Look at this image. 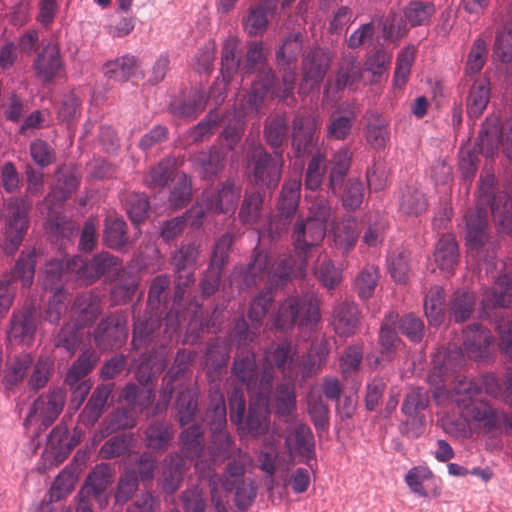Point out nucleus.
I'll use <instances>...</instances> for the list:
<instances>
[{"instance_id": "nucleus-17", "label": "nucleus", "mask_w": 512, "mask_h": 512, "mask_svg": "<svg viewBox=\"0 0 512 512\" xmlns=\"http://www.w3.org/2000/svg\"><path fill=\"white\" fill-rule=\"evenodd\" d=\"M112 481V470L109 464H97L88 474L78 497H90L99 503L101 508L108 504L106 490Z\"/></svg>"}, {"instance_id": "nucleus-9", "label": "nucleus", "mask_w": 512, "mask_h": 512, "mask_svg": "<svg viewBox=\"0 0 512 512\" xmlns=\"http://www.w3.org/2000/svg\"><path fill=\"white\" fill-rule=\"evenodd\" d=\"M97 348L102 351L120 349L128 339L127 317L121 312H113L101 319L93 333Z\"/></svg>"}, {"instance_id": "nucleus-2", "label": "nucleus", "mask_w": 512, "mask_h": 512, "mask_svg": "<svg viewBox=\"0 0 512 512\" xmlns=\"http://www.w3.org/2000/svg\"><path fill=\"white\" fill-rule=\"evenodd\" d=\"M161 312H154L145 309L142 313L136 314L133 311L132 348L136 351L145 349L149 352L158 353L166 351L172 343L178 342L180 333V320L177 314L168 312L162 326Z\"/></svg>"}, {"instance_id": "nucleus-13", "label": "nucleus", "mask_w": 512, "mask_h": 512, "mask_svg": "<svg viewBox=\"0 0 512 512\" xmlns=\"http://www.w3.org/2000/svg\"><path fill=\"white\" fill-rule=\"evenodd\" d=\"M72 266L76 270V278L85 285H92L105 274L118 270L121 262L118 257L109 252L102 251L91 259L74 256Z\"/></svg>"}, {"instance_id": "nucleus-60", "label": "nucleus", "mask_w": 512, "mask_h": 512, "mask_svg": "<svg viewBox=\"0 0 512 512\" xmlns=\"http://www.w3.org/2000/svg\"><path fill=\"white\" fill-rule=\"evenodd\" d=\"M445 292L441 286H433L424 300L425 315L431 325H438L444 319Z\"/></svg>"}, {"instance_id": "nucleus-4", "label": "nucleus", "mask_w": 512, "mask_h": 512, "mask_svg": "<svg viewBox=\"0 0 512 512\" xmlns=\"http://www.w3.org/2000/svg\"><path fill=\"white\" fill-rule=\"evenodd\" d=\"M477 207L490 212L501 233H512V201L509 193L500 190L493 173L481 175L478 184Z\"/></svg>"}, {"instance_id": "nucleus-21", "label": "nucleus", "mask_w": 512, "mask_h": 512, "mask_svg": "<svg viewBox=\"0 0 512 512\" xmlns=\"http://www.w3.org/2000/svg\"><path fill=\"white\" fill-rule=\"evenodd\" d=\"M33 67L35 74L44 83H51L64 68L60 47L56 43H48L37 54Z\"/></svg>"}, {"instance_id": "nucleus-61", "label": "nucleus", "mask_w": 512, "mask_h": 512, "mask_svg": "<svg viewBox=\"0 0 512 512\" xmlns=\"http://www.w3.org/2000/svg\"><path fill=\"white\" fill-rule=\"evenodd\" d=\"M83 330L72 321L66 323L55 336V347L63 348L70 356L74 355L83 341Z\"/></svg>"}, {"instance_id": "nucleus-62", "label": "nucleus", "mask_w": 512, "mask_h": 512, "mask_svg": "<svg viewBox=\"0 0 512 512\" xmlns=\"http://www.w3.org/2000/svg\"><path fill=\"white\" fill-rule=\"evenodd\" d=\"M288 133L287 120L283 115H276L265 122L264 137L274 151H282V144Z\"/></svg>"}, {"instance_id": "nucleus-42", "label": "nucleus", "mask_w": 512, "mask_h": 512, "mask_svg": "<svg viewBox=\"0 0 512 512\" xmlns=\"http://www.w3.org/2000/svg\"><path fill=\"white\" fill-rule=\"evenodd\" d=\"M264 211V195L259 191H245L239 207L238 219L242 225L258 223Z\"/></svg>"}, {"instance_id": "nucleus-12", "label": "nucleus", "mask_w": 512, "mask_h": 512, "mask_svg": "<svg viewBox=\"0 0 512 512\" xmlns=\"http://www.w3.org/2000/svg\"><path fill=\"white\" fill-rule=\"evenodd\" d=\"M326 235V225L306 218H298L292 229L295 253L300 256L301 265H307L312 248L321 244Z\"/></svg>"}, {"instance_id": "nucleus-48", "label": "nucleus", "mask_w": 512, "mask_h": 512, "mask_svg": "<svg viewBox=\"0 0 512 512\" xmlns=\"http://www.w3.org/2000/svg\"><path fill=\"white\" fill-rule=\"evenodd\" d=\"M74 256L71 258H54L49 260L45 265L44 270V286L46 289H58L62 287V279L68 274H74L76 276V270L72 266Z\"/></svg>"}, {"instance_id": "nucleus-18", "label": "nucleus", "mask_w": 512, "mask_h": 512, "mask_svg": "<svg viewBox=\"0 0 512 512\" xmlns=\"http://www.w3.org/2000/svg\"><path fill=\"white\" fill-rule=\"evenodd\" d=\"M241 196V188L236 186L234 180L227 179L221 188L215 192H204L202 201L207 211L213 213L234 212Z\"/></svg>"}, {"instance_id": "nucleus-53", "label": "nucleus", "mask_w": 512, "mask_h": 512, "mask_svg": "<svg viewBox=\"0 0 512 512\" xmlns=\"http://www.w3.org/2000/svg\"><path fill=\"white\" fill-rule=\"evenodd\" d=\"M368 144L377 150L383 149L389 140L388 121L378 112H370L365 127Z\"/></svg>"}, {"instance_id": "nucleus-27", "label": "nucleus", "mask_w": 512, "mask_h": 512, "mask_svg": "<svg viewBox=\"0 0 512 512\" xmlns=\"http://www.w3.org/2000/svg\"><path fill=\"white\" fill-rule=\"evenodd\" d=\"M102 308L99 297L92 292H84L75 297L72 306V322L85 329L94 324Z\"/></svg>"}, {"instance_id": "nucleus-34", "label": "nucleus", "mask_w": 512, "mask_h": 512, "mask_svg": "<svg viewBox=\"0 0 512 512\" xmlns=\"http://www.w3.org/2000/svg\"><path fill=\"white\" fill-rule=\"evenodd\" d=\"M271 268L272 263L268 253L255 248L252 253V259L243 276L244 285L247 288H251L263 281L271 285Z\"/></svg>"}, {"instance_id": "nucleus-24", "label": "nucleus", "mask_w": 512, "mask_h": 512, "mask_svg": "<svg viewBox=\"0 0 512 512\" xmlns=\"http://www.w3.org/2000/svg\"><path fill=\"white\" fill-rule=\"evenodd\" d=\"M275 74L273 70H266L263 78L252 81L250 91L243 97L240 103L243 115L257 114L270 90L275 85Z\"/></svg>"}, {"instance_id": "nucleus-22", "label": "nucleus", "mask_w": 512, "mask_h": 512, "mask_svg": "<svg viewBox=\"0 0 512 512\" xmlns=\"http://www.w3.org/2000/svg\"><path fill=\"white\" fill-rule=\"evenodd\" d=\"M480 305L485 315L490 310L512 308V279L506 274L500 275L494 285L484 291Z\"/></svg>"}, {"instance_id": "nucleus-15", "label": "nucleus", "mask_w": 512, "mask_h": 512, "mask_svg": "<svg viewBox=\"0 0 512 512\" xmlns=\"http://www.w3.org/2000/svg\"><path fill=\"white\" fill-rule=\"evenodd\" d=\"M195 357L196 353L192 350L179 349L177 351L172 366L163 377L159 399L155 406L156 413L167 410L175 391L174 383L186 374Z\"/></svg>"}, {"instance_id": "nucleus-30", "label": "nucleus", "mask_w": 512, "mask_h": 512, "mask_svg": "<svg viewBox=\"0 0 512 512\" xmlns=\"http://www.w3.org/2000/svg\"><path fill=\"white\" fill-rule=\"evenodd\" d=\"M33 363L34 358L28 352H21L8 357L3 369L2 384L4 388L12 390L22 383Z\"/></svg>"}, {"instance_id": "nucleus-52", "label": "nucleus", "mask_w": 512, "mask_h": 512, "mask_svg": "<svg viewBox=\"0 0 512 512\" xmlns=\"http://www.w3.org/2000/svg\"><path fill=\"white\" fill-rule=\"evenodd\" d=\"M435 13L436 7L429 1L411 0L403 9L405 23L413 28L429 25Z\"/></svg>"}, {"instance_id": "nucleus-49", "label": "nucleus", "mask_w": 512, "mask_h": 512, "mask_svg": "<svg viewBox=\"0 0 512 512\" xmlns=\"http://www.w3.org/2000/svg\"><path fill=\"white\" fill-rule=\"evenodd\" d=\"M104 225L103 242L107 247L120 250L128 244L127 224L122 218L108 215Z\"/></svg>"}, {"instance_id": "nucleus-63", "label": "nucleus", "mask_w": 512, "mask_h": 512, "mask_svg": "<svg viewBox=\"0 0 512 512\" xmlns=\"http://www.w3.org/2000/svg\"><path fill=\"white\" fill-rule=\"evenodd\" d=\"M224 159V153L215 146L208 151L201 152L197 157L200 176L207 180L213 179L223 168Z\"/></svg>"}, {"instance_id": "nucleus-7", "label": "nucleus", "mask_w": 512, "mask_h": 512, "mask_svg": "<svg viewBox=\"0 0 512 512\" xmlns=\"http://www.w3.org/2000/svg\"><path fill=\"white\" fill-rule=\"evenodd\" d=\"M32 202L27 197H14L8 202L2 249L13 255L22 244L29 228V212Z\"/></svg>"}, {"instance_id": "nucleus-10", "label": "nucleus", "mask_w": 512, "mask_h": 512, "mask_svg": "<svg viewBox=\"0 0 512 512\" xmlns=\"http://www.w3.org/2000/svg\"><path fill=\"white\" fill-rule=\"evenodd\" d=\"M318 118L309 111H298L292 121L291 146L296 158L311 155L317 145Z\"/></svg>"}, {"instance_id": "nucleus-51", "label": "nucleus", "mask_w": 512, "mask_h": 512, "mask_svg": "<svg viewBox=\"0 0 512 512\" xmlns=\"http://www.w3.org/2000/svg\"><path fill=\"white\" fill-rule=\"evenodd\" d=\"M307 265H301L300 256H287L278 261L276 266L271 268V288L273 286H284L292 277L302 274Z\"/></svg>"}, {"instance_id": "nucleus-8", "label": "nucleus", "mask_w": 512, "mask_h": 512, "mask_svg": "<svg viewBox=\"0 0 512 512\" xmlns=\"http://www.w3.org/2000/svg\"><path fill=\"white\" fill-rule=\"evenodd\" d=\"M233 242L234 237L229 232L221 235L215 242L208 267L200 281V290L203 297H210L218 291L223 269L228 263Z\"/></svg>"}, {"instance_id": "nucleus-25", "label": "nucleus", "mask_w": 512, "mask_h": 512, "mask_svg": "<svg viewBox=\"0 0 512 512\" xmlns=\"http://www.w3.org/2000/svg\"><path fill=\"white\" fill-rule=\"evenodd\" d=\"M270 411L266 397H259L250 403L246 420L238 427V430L245 435L258 437L264 435L269 429Z\"/></svg>"}, {"instance_id": "nucleus-43", "label": "nucleus", "mask_w": 512, "mask_h": 512, "mask_svg": "<svg viewBox=\"0 0 512 512\" xmlns=\"http://www.w3.org/2000/svg\"><path fill=\"white\" fill-rule=\"evenodd\" d=\"M490 101V82L477 80L473 83L466 99V112L469 119H478Z\"/></svg>"}, {"instance_id": "nucleus-20", "label": "nucleus", "mask_w": 512, "mask_h": 512, "mask_svg": "<svg viewBox=\"0 0 512 512\" xmlns=\"http://www.w3.org/2000/svg\"><path fill=\"white\" fill-rule=\"evenodd\" d=\"M398 313L390 311L381 323L378 333L379 357L377 361L392 362L397 355L399 346L403 343L396 331Z\"/></svg>"}, {"instance_id": "nucleus-45", "label": "nucleus", "mask_w": 512, "mask_h": 512, "mask_svg": "<svg viewBox=\"0 0 512 512\" xmlns=\"http://www.w3.org/2000/svg\"><path fill=\"white\" fill-rule=\"evenodd\" d=\"M476 306V298L473 292L459 289L456 290L448 304L451 319L456 323H463L470 319Z\"/></svg>"}, {"instance_id": "nucleus-23", "label": "nucleus", "mask_w": 512, "mask_h": 512, "mask_svg": "<svg viewBox=\"0 0 512 512\" xmlns=\"http://www.w3.org/2000/svg\"><path fill=\"white\" fill-rule=\"evenodd\" d=\"M231 346L223 339L216 338L207 343L205 366L208 379L220 381L230 359Z\"/></svg>"}, {"instance_id": "nucleus-39", "label": "nucleus", "mask_w": 512, "mask_h": 512, "mask_svg": "<svg viewBox=\"0 0 512 512\" xmlns=\"http://www.w3.org/2000/svg\"><path fill=\"white\" fill-rule=\"evenodd\" d=\"M178 176L176 160L169 157L162 159L155 166H152L145 176L144 182L148 188L160 191Z\"/></svg>"}, {"instance_id": "nucleus-29", "label": "nucleus", "mask_w": 512, "mask_h": 512, "mask_svg": "<svg viewBox=\"0 0 512 512\" xmlns=\"http://www.w3.org/2000/svg\"><path fill=\"white\" fill-rule=\"evenodd\" d=\"M502 130L497 117H487L481 126L478 140L474 146L475 152L486 158H493L500 149Z\"/></svg>"}, {"instance_id": "nucleus-50", "label": "nucleus", "mask_w": 512, "mask_h": 512, "mask_svg": "<svg viewBox=\"0 0 512 512\" xmlns=\"http://www.w3.org/2000/svg\"><path fill=\"white\" fill-rule=\"evenodd\" d=\"M266 70L272 69L267 67L263 43L261 41L249 42L245 61L241 62L240 71L243 75L256 74V79H261Z\"/></svg>"}, {"instance_id": "nucleus-11", "label": "nucleus", "mask_w": 512, "mask_h": 512, "mask_svg": "<svg viewBox=\"0 0 512 512\" xmlns=\"http://www.w3.org/2000/svg\"><path fill=\"white\" fill-rule=\"evenodd\" d=\"M66 401V393L62 388H54L34 400L25 419V425L39 422L40 427L47 429L61 414Z\"/></svg>"}, {"instance_id": "nucleus-47", "label": "nucleus", "mask_w": 512, "mask_h": 512, "mask_svg": "<svg viewBox=\"0 0 512 512\" xmlns=\"http://www.w3.org/2000/svg\"><path fill=\"white\" fill-rule=\"evenodd\" d=\"M296 350L292 344L287 341H281L265 355L266 362L279 369L285 376H292V368L295 364Z\"/></svg>"}, {"instance_id": "nucleus-33", "label": "nucleus", "mask_w": 512, "mask_h": 512, "mask_svg": "<svg viewBox=\"0 0 512 512\" xmlns=\"http://www.w3.org/2000/svg\"><path fill=\"white\" fill-rule=\"evenodd\" d=\"M434 260L441 271L454 274L455 268L459 263V247L453 234H443L437 241Z\"/></svg>"}, {"instance_id": "nucleus-58", "label": "nucleus", "mask_w": 512, "mask_h": 512, "mask_svg": "<svg viewBox=\"0 0 512 512\" xmlns=\"http://www.w3.org/2000/svg\"><path fill=\"white\" fill-rule=\"evenodd\" d=\"M301 182L289 180L284 182L277 203L280 216L289 218L293 216L300 201Z\"/></svg>"}, {"instance_id": "nucleus-35", "label": "nucleus", "mask_w": 512, "mask_h": 512, "mask_svg": "<svg viewBox=\"0 0 512 512\" xmlns=\"http://www.w3.org/2000/svg\"><path fill=\"white\" fill-rule=\"evenodd\" d=\"M352 162V152L348 147H342L331 157L328 175V189L333 195L340 194L345 178Z\"/></svg>"}, {"instance_id": "nucleus-16", "label": "nucleus", "mask_w": 512, "mask_h": 512, "mask_svg": "<svg viewBox=\"0 0 512 512\" xmlns=\"http://www.w3.org/2000/svg\"><path fill=\"white\" fill-rule=\"evenodd\" d=\"M494 336L482 324L473 323L462 330V349L469 359L483 361L493 350Z\"/></svg>"}, {"instance_id": "nucleus-56", "label": "nucleus", "mask_w": 512, "mask_h": 512, "mask_svg": "<svg viewBox=\"0 0 512 512\" xmlns=\"http://www.w3.org/2000/svg\"><path fill=\"white\" fill-rule=\"evenodd\" d=\"M239 41L228 38L224 41L221 51V75L223 81L229 84L234 75L240 71L241 59L237 57Z\"/></svg>"}, {"instance_id": "nucleus-32", "label": "nucleus", "mask_w": 512, "mask_h": 512, "mask_svg": "<svg viewBox=\"0 0 512 512\" xmlns=\"http://www.w3.org/2000/svg\"><path fill=\"white\" fill-rule=\"evenodd\" d=\"M37 254L35 249L23 250L10 271L2 277L10 283L20 281L23 288H30L34 282Z\"/></svg>"}, {"instance_id": "nucleus-5", "label": "nucleus", "mask_w": 512, "mask_h": 512, "mask_svg": "<svg viewBox=\"0 0 512 512\" xmlns=\"http://www.w3.org/2000/svg\"><path fill=\"white\" fill-rule=\"evenodd\" d=\"M283 151L270 154L262 145L251 147L246 154V170L250 182L260 188L274 190L281 179Z\"/></svg>"}, {"instance_id": "nucleus-40", "label": "nucleus", "mask_w": 512, "mask_h": 512, "mask_svg": "<svg viewBox=\"0 0 512 512\" xmlns=\"http://www.w3.org/2000/svg\"><path fill=\"white\" fill-rule=\"evenodd\" d=\"M486 214L483 209L477 207V212L465 215L466 239L471 250H479L488 240Z\"/></svg>"}, {"instance_id": "nucleus-36", "label": "nucleus", "mask_w": 512, "mask_h": 512, "mask_svg": "<svg viewBox=\"0 0 512 512\" xmlns=\"http://www.w3.org/2000/svg\"><path fill=\"white\" fill-rule=\"evenodd\" d=\"M174 433L170 424L165 421H153L144 430V444L155 453L167 451L173 440Z\"/></svg>"}, {"instance_id": "nucleus-28", "label": "nucleus", "mask_w": 512, "mask_h": 512, "mask_svg": "<svg viewBox=\"0 0 512 512\" xmlns=\"http://www.w3.org/2000/svg\"><path fill=\"white\" fill-rule=\"evenodd\" d=\"M360 323V311L354 302L343 301L334 306L331 324L340 337L353 336Z\"/></svg>"}, {"instance_id": "nucleus-31", "label": "nucleus", "mask_w": 512, "mask_h": 512, "mask_svg": "<svg viewBox=\"0 0 512 512\" xmlns=\"http://www.w3.org/2000/svg\"><path fill=\"white\" fill-rule=\"evenodd\" d=\"M206 451L209 460L218 465L241 453V449L237 448L232 435L228 431L210 432Z\"/></svg>"}, {"instance_id": "nucleus-26", "label": "nucleus", "mask_w": 512, "mask_h": 512, "mask_svg": "<svg viewBox=\"0 0 512 512\" xmlns=\"http://www.w3.org/2000/svg\"><path fill=\"white\" fill-rule=\"evenodd\" d=\"M208 96L203 90L194 89L183 97L174 98L169 105L170 113L180 119H196L206 108Z\"/></svg>"}, {"instance_id": "nucleus-14", "label": "nucleus", "mask_w": 512, "mask_h": 512, "mask_svg": "<svg viewBox=\"0 0 512 512\" xmlns=\"http://www.w3.org/2000/svg\"><path fill=\"white\" fill-rule=\"evenodd\" d=\"M39 324V313L33 304H25L12 312L7 329L11 343L31 345Z\"/></svg>"}, {"instance_id": "nucleus-1", "label": "nucleus", "mask_w": 512, "mask_h": 512, "mask_svg": "<svg viewBox=\"0 0 512 512\" xmlns=\"http://www.w3.org/2000/svg\"><path fill=\"white\" fill-rule=\"evenodd\" d=\"M482 387L474 380L464 378L459 380L451 393L452 402L461 410L464 419L456 421L447 420L444 429L455 436H465L468 421L472 420L481 424L487 431L497 427L498 417L491 406L481 399Z\"/></svg>"}, {"instance_id": "nucleus-46", "label": "nucleus", "mask_w": 512, "mask_h": 512, "mask_svg": "<svg viewBox=\"0 0 512 512\" xmlns=\"http://www.w3.org/2000/svg\"><path fill=\"white\" fill-rule=\"evenodd\" d=\"M362 67L354 55L344 56L339 62V68L335 75L336 92L343 91L346 87H352L362 79Z\"/></svg>"}, {"instance_id": "nucleus-54", "label": "nucleus", "mask_w": 512, "mask_h": 512, "mask_svg": "<svg viewBox=\"0 0 512 512\" xmlns=\"http://www.w3.org/2000/svg\"><path fill=\"white\" fill-rule=\"evenodd\" d=\"M177 419L181 427L191 424L198 411V394L195 389L185 387L176 399Z\"/></svg>"}, {"instance_id": "nucleus-3", "label": "nucleus", "mask_w": 512, "mask_h": 512, "mask_svg": "<svg viewBox=\"0 0 512 512\" xmlns=\"http://www.w3.org/2000/svg\"><path fill=\"white\" fill-rule=\"evenodd\" d=\"M321 320L317 299L312 294L290 296L271 314L272 327L287 332L294 326L314 330Z\"/></svg>"}, {"instance_id": "nucleus-38", "label": "nucleus", "mask_w": 512, "mask_h": 512, "mask_svg": "<svg viewBox=\"0 0 512 512\" xmlns=\"http://www.w3.org/2000/svg\"><path fill=\"white\" fill-rule=\"evenodd\" d=\"M167 351H159L157 354L149 352L144 356L136 370L135 377L143 387L153 384L167 365Z\"/></svg>"}, {"instance_id": "nucleus-44", "label": "nucleus", "mask_w": 512, "mask_h": 512, "mask_svg": "<svg viewBox=\"0 0 512 512\" xmlns=\"http://www.w3.org/2000/svg\"><path fill=\"white\" fill-rule=\"evenodd\" d=\"M171 281L167 275L154 277L149 285L146 309L164 314L170 295Z\"/></svg>"}, {"instance_id": "nucleus-55", "label": "nucleus", "mask_w": 512, "mask_h": 512, "mask_svg": "<svg viewBox=\"0 0 512 512\" xmlns=\"http://www.w3.org/2000/svg\"><path fill=\"white\" fill-rule=\"evenodd\" d=\"M99 361V356L94 350L87 349L83 351L77 359L72 363L65 376L67 385L77 384L84 381L86 377L95 368Z\"/></svg>"}, {"instance_id": "nucleus-64", "label": "nucleus", "mask_w": 512, "mask_h": 512, "mask_svg": "<svg viewBox=\"0 0 512 512\" xmlns=\"http://www.w3.org/2000/svg\"><path fill=\"white\" fill-rule=\"evenodd\" d=\"M495 58L502 63L512 62V22H506L497 30L493 45Z\"/></svg>"}, {"instance_id": "nucleus-6", "label": "nucleus", "mask_w": 512, "mask_h": 512, "mask_svg": "<svg viewBox=\"0 0 512 512\" xmlns=\"http://www.w3.org/2000/svg\"><path fill=\"white\" fill-rule=\"evenodd\" d=\"M273 373L265 369L261 376L252 350L237 351L231 367V380L235 387H245L248 392L258 395L268 394L273 384Z\"/></svg>"}, {"instance_id": "nucleus-37", "label": "nucleus", "mask_w": 512, "mask_h": 512, "mask_svg": "<svg viewBox=\"0 0 512 512\" xmlns=\"http://www.w3.org/2000/svg\"><path fill=\"white\" fill-rule=\"evenodd\" d=\"M181 452L186 459L198 460L206 449L204 429L199 423L184 428L179 435Z\"/></svg>"}, {"instance_id": "nucleus-19", "label": "nucleus", "mask_w": 512, "mask_h": 512, "mask_svg": "<svg viewBox=\"0 0 512 512\" xmlns=\"http://www.w3.org/2000/svg\"><path fill=\"white\" fill-rule=\"evenodd\" d=\"M332 58L321 47L311 49L302 61L303 81L310 89L319 87L331 66Z\"/></svg>"}, {"instance_id": "nucleus-41", "label": "nucleus", "mask_w": 512, "mask_h": 512, "mask_svg": "<svg viewBox=\"0 0 512 512\" xmlns=\"http://www.w3.org/2000/svg\"><path fill=\"white\" fill-rule=\"evenodd\" d=\"M138 67V58L131 54H125L114 60L107 61L103 65V73L108 79L125 83L135 75Z\"/></svg>"}, {"instance_id": "nucleus-59", "label": "nucleus", "mask_w": 512, "mask_h": 512, "mask_svg": "<svg viewBox=\"0 0 512 512\" xmlns=\"http://www.w3.org/2000/svg\"><path fill=\"white\" fill-rule=\"evenodd\" d=\"M158 467V461L150 452L144 451L137 455L134 460H130L125 468L127 472H132L139 482H152L155 477V471Z\"/></svg>"}, {"instance_id": "nucleus-57", "label": "nucleus", "mask_w": 512, "mask_h": 512, "mask_svg": "<svg viewBox=\"0 0 512 512\" xmlns=\"http://www.w3.org/2000/svg\"><path fill=\"white\" fill-rule=\"evenodd\" d=\"M307 411L317 432L328 428L330 410L320 393L311 390L307 394Z\"/></svg>"}]
</instances>
